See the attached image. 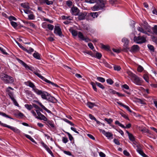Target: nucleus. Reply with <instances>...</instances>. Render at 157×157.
Here are the masks:
<instances>
[{"label": "nucleus", "instance_id": "obj_1", "mask_svg": "<svg viewBox=\"0 0 157 157\" xmlns=\"http://www.w3.org/2000/svg\"><path fill=\"white\" fill-rule=\"evenodd\" d=\"M39 95H40L42 99H45L53 103H56L57 101L54 97L51 96L50 94L48 92L45 91L38 92Z\"/></svg>", "mask_w": 157, "mask_h": 157}, {"label": "nucleus", "instance_id": "obj_2", "mask_svg": "<svg viewBox=\"0 0 157 157\" xmlns=\"http://www.w3.org/2000/svg\"><path fill=\"white\" fill-rule=\"evenodd\" d=\"M96 4L92 7L93 11H97L99 9H102L105 7L106 0H95Z\"/></svg>", "mask_w": 157, "mask_h": 157}, {"label": "nucleus", "instance_id": "obj_3", "mask_svg": "<svg viewBox=\"0 0 157 157\" xmlns=\"http://www.w3.org/2000/svg\"><path fill=\"white\" fill-rule=\"evenodd\" d=\"M1 78L6 84H11L14 82L13 78L6 74L2 75L1 76Z\"/></svg>", "mask_w": 157, "mask_h": 157}, {"label": "nucleus", "instance_id": "obj_4", "mask_svg": "<svg viewBox=\"0 0 157 157\" xmlns=\"http://www.w3.org/2000/svg\"><path fill=\"white\" fill-rule=\"evenodd\" d=\"M146 37L144 36H135L133 40L134 41L136 42V43L141 44L145 43L146 41Z\"/></svg>", "mask_w": 157, "mask_h": 157}, {"label": "nucleus", "instance_id": "obj_5", "mask_svg": "<svg viewBox=\"0 0 157 157\" xmlns=\"http://www.w3.org/2000/svg\"><path fill=\"white\" fill-rule=\"evenodd\" d=\"M132 82L137 85L141 86L143 81L141 78H140L137 76L136 75L131 80Z\"/></svg>", "mask_w": 157, "mask_h": 157}, {"label": "nucleus", "instance_id": "obj_6", "mask_svg": "<svg viewBox=\"0 0 157 157\" xmlns=\"http://www.w3.org/2000/svg\"><path fill=\"white\" fill-rule=\"evenodd\" d=\"M0 125H1L6 127L8 128H10V129L14 131V132L19 133L20 132V131L18 129L14 127L6 125V124L2 123L1 121H0Z\"/></svg>", "mask_w": 157, "mask_h": 157}, {"label": "nucleus", "instance_id": "obj_7", "mask_svg": "<svg viewBox=\"0 0 157 157\" xmlns=\"http://www.w3.org/2000/svg\"><path fill=\"white\" fill-rule=\"evenodd\" d=\"M27 83H28V85L27 84V85H28V86H29L30 87L32 88L34 91L37 95H39V94L38 93V92L41 91L42 90H39L37 89L36 88L34 84L30 81H28Z\"/></svg>", "mask_w": 157, "mask_h": 157}, {"label": "nucleus", "instance_id": "obj_8", "mask_svg": "<svg viewBox=\"0 0 157 157\" xmlns=\"http://www.w3.org/2000/svg\"><path fill=\"white\" fill-rule=\"evenodd\" d=\"M122 42L124 43V46L126 48L124 49L123 51L125 52H128V49L129 50V48H128V45L129 43V41L128 39L126 38H124L122 39Z\"/></svg>", "mask_w": 157, "mask_h": 157}, {"label": "nucleus", "instance_id": "obj_9", "mask_svg": "<svg viewBox=\"0 0 157 157\" xmlns=\"http://www.w3.org/2000/svg\"><path fill=\"white\" fill-rule=\"evenodd\" d=\"M140 50V47L137 45H133L129 50L128 49V51L129 50L132 53H136L138 52Z\"/></svg>", "mask_w": 157, "mask_h": 157}, {"label": "nucleus", "instance_id": "obj_10", "mask_svg": "<svg viewBox=\"0 0 157 157\" xmlns=\"http://www.w3.org/2000/svg\"><path fill=\"white\" fill-rule=\"evenodd\" d=\"M54 33L55 34L59 35V36L61 37L62 33L61 29L59 26H55L54 28Z\"/></svg>", "mask_w": 157, "mask_h": 157}, {"label": "nucleus", "instance_id": "obj_11", "mask_svg": "<svg viewBox=\"0 0 157 157\" xmlns=\"http://www.w3.org/2000/svg\"><path fill=\"white\" fill-rule=\"evenodd\" d=\"M100 132H102L103 134L105 135L107 137L109 138L113 137V134L109 132H106L104 130L99 129Z\"/></svg>", "mask_w": 157, "mask_h": 157}, {"label": "nucleus", "instance_id": "obj_12", "mask_svg": "<svg viewBox=\"0 0 157 157\" xmlns=\"http://www.w3.org/2000/svg\"><path fill=\"white\" fill-rule=\"evenodd\" d=\"M72 14L74 15H77L79 13V10L78 8L76 7H73L71 10Z\"/></svg>", "mask_w": 157, "mask_h": 157}, {"label": "nucleus", "instance_id": "obj_13", "mask_svg": "<svg viewBox=\"0 0 157 157\" xmlns=\"http://www.w3.org/2000/svg\"><path fill=\"white\" fill-rule=\"evenodd\" d=\"M87 13L86 12L79 13L77 15H78V19L80 20H83L85 18V16Z\"/></svg>", "mask_w": 157, "mask_h": 157}, {"label": "nucleus", "instance_id": "obj_14", "mask_svg": "<svg viewBox=\"0 0 157 157\" xmlns=\"http://www.w3.org/2000/svg\"><path fill=\"white\" fill-rule=\"evenodd\" d=\"M35 101L41 107V108H43L46 112L50 114L52 113V112L50 110H48L47 109L44 105H43L41 103L37 101Z\"/></svg>", "mask_w": 157, "mask_h": 157}, {"label": "nucleus", "instance_id": "obj_15", "mask_svg": "<svg viewBox=\"0 0 157 157\" xmlns=\"http://www.w3.org/2000/svg\"><path fill=\"white\" fill-rule=\"evenodd\" d=\"M17 60L20 63H21L26 69L31 70V68L29 67L26 63H24L23 61L19 59H17Z\"/></svg>", "mask_w": 157, "mask_h": 157}, {"label": "nucleus", "instance_id": "obj_16", "mask_svg": "<svg viewBox=\"0 0 157 157\" xmlns=\"http://www.w3.org/2000/svg\"><path fill=\"white\" fill-rule=\"evenodd\" d=\"M117 103L119 105L123 106V107L126 109L130 112H132V111L129 108V107L128 106L124 105L122 103H121L119 102H117Z\"/></svg>", "mask_w": 157, "mask_h": 157}, {"label": "nucleus", "instance_id": "obj_17", "mask_svg": "<svg viewBox=\"0 0 157 157\" xmlns=\"http://www.w3.org/2000/svg\"><path fill=\"white\" fill-rule=\"evenodd\" d=\"M44 81H45L46 82L49 83V84H51L52 86H55L56 87H60L57 85L56 84L54 83V82H52L50 81L49 80H48L46 79L45 78V79L44 80Z\"/></svg>", "mask_w": 157, "mask_h": 157}, {"label": "nucleus", "instance_id": "obj_18", "mask_svg": "<svg viewBox=\"0 0 157 157\" xmlns=\"http://www.w3.org/2000/svg\"><path fill=\"white\" fill-rule=\"evenodd\" d=\"M46 121L45 123L48 126L50 125L52 128L54 127V124L52 121L48 120L47 119V121Z\"/></svg>", "mask_w": 157, "mask_h": 157}, {"label": "nucleus", "instance_id": "obj_19", "mask_svg": "<svg viewBox=\"0 0 157 157\" xmlns=\"http://www.w3.org/2000/svg\"><path fill=\"white\" fill-rule=\"evenodd\" d=\"M36 118L40 120H43L44 121H47V118L43 114H42L40 117H36Z\"/></svg>", "mask_w": 157, "mask_h": 157}, {"label": "nucleus", "instance_id": "obj_20", "mask_svg": "<svg viewBox=\"0 0 157 157\" xmlns=\"http://www.w3.org/2000/svg\"><path fill=\"white\" fill-rule=\"evenodd\" d=\"M72 35L75 36H77L78 34L77 31L74 30V29H69Z\"/></svg>", "mask_w": 157, "mask_h": 157}, {"label": "nucleus", "instance_id": "obj_21", "mask_svg": "<svg viewBox=\"0 0 157 157\" xmlns=\"http://www.w3.org/2000/svg\"><path fill=\"white\" fill-rule=\"evenodd\" d=\"M25 136L27 138L36 144V142L30 136L28 135L25 134Z\"/></svg>", "mask_w": 157, "mask_h": 157}, {"label": "nucleus", "instance_id": "obj_22", "mask_svg": "<svg viewBox=\"0 0 157 157\" xmlns=\"http://www.w3.org/2000/svg\"><path fill=\"white\" fill-rule=\"evenodd\" d=\"M33 55L35 58L38 59H40V55L38 52L34 53Z\"/></svg>", "mask_w": 157, "mask_h": 157}, {"label": "nucleus", "instance_id": "obj_23", "mask_svg": "<svg viewBox=\"0 0 157 157\" xmlns=\"http://www.w3.org/2000/svg\"><path fill=\"white\" fill-rule=\"evenodd\" d=\"M101 48H102L104 49L107 50H109L110 47L108 45H105L101 43Z\"/></svg>", "mask_w": 157, "mask_h": 157}, {"label": "nucleus", "instance_id": "obj_24", "mask_svg": "<svg viewBox=\"0 0 157 157\" xmlns=\"http://www.w3.org/2000/svg\"><path fill=\"white\" fill-rule=\"evenodd\" d=\"M90 84L92 85V87L93 89L94 90L96 91L97 92V89L96 87V84L95 83V82H90Z\"/></svg>", "mask_w": 157, "mask_h": 157}, {"label": "nucleus", "instance_id": "obj_25", "mask_svg": "<svg viewBox=\"0 0 157 157\" xmlns=\"http://www.w3.org/2000/svg\"><path fill=\"white\" fill-rule=\"evenodd\" d=\"M102 55L101 53H99L98 52H96V54L95 55H94V56H93V57H94L97 58L98 59H101V57Z\"/></svg>", "mask_w": 157, "mask_h": 157}, {"label": "nucleus", "instance_id": "obj_26", "mask_svg": "<svg viewBox=\"0 0 157 157\" xmlns=\"http://www.w3.org/2000/svg\"><path fill=\"white\" fill-rule=\"evenodd\" d=\"M90 16L93 18H94L95 17H97L98 15V12H92L90 13Z\"/></svg>", "mask_w": 157, "mask_h": 157}, {"label": "nucleus", "instance_id": "obj_27", "mask_svg": "<svg viewBox=\"0 0 157 157\" xmlns=\"http://www.w3.org/2000/svg\"><path fill=\"white\" fill-rule=\"evenodd\" d=\"M87 105L90 108H92L95 105L94 103H92L90 102H88L87 103Z\"/></svg>", "mask_w": 157, "mask_h": 157}, {"label": "nucleus", "instance_id": "obj_28", "mask_svg": "<svg viewBox=\"0 0 157 157\" xmlns=\"http://www.w3.org/2000/svg\"><path fill=\"white\" fill-rule=\"evenodd\" d=\"M33 72L38 77L40 78L42 80H44L45 79V78L41 75L40 74L38 73L37 72L35 71Z\"/></svg>", "mask_w": 157, "mask_h": 157}, {"label": "nucleus", "instance_id": "obj_29", "mask_svg": "<svg viewBox=\"0 0 157 157\" xmlns=\"http://www.w3.org/2000/svg\"><path fill=\"white\" fill-rule=\"evenodd\" d=\"M128 75L130 76L132 80L136 75L133 74L131 72L129 71L127 72Z\"/></svg>", "mask_w": 157, "mask_h": 157}, {"label": "nucleus", "instance_id": "obj_30", "mask_svg": "<svg viewBox=\"0 0 157 157\" xmlns=\"http://www.w3.org/2000/svg\"><path fill=\"white\" fill-rule=\"evenodd\" d=\"M152 29L154 33L157 35V25H155L154 27L152 28Z\"/></svg>", "mask_w": 157, "mask_h": 157}, {"label": "nucleus", "instance_id": "obj_31", "mask_svg": "<svg viewBox=\"0 0 157 157\" xmlns=\"http://www.w3.org/2000/svg\"><path fill=\"white\" fill-rule=\"evenodd\" d=\"M95 83L96 85L101 89H104L105 88V87L101 83L96 81L95 82Z\"/></svg>", "mask_w": 157, "mask_h": 157}, {"label": "nucleus", "instance_id": "obj_32", "mask_svg": "<svg viewBox=\"0 0 157 157\" xmlns=\"http://www.w3.org/2000/svg\"><path fill=\"white\" fill-rule=\"evenodd\" d=\"M103 64L105 65V66L108 67L109 68H112V67L111 66V65L109 64V63H108L107 62L105 61H104L103 62Z\"/></svg>", "mask_w": 157, "mask_h": 157}, {"label": "nucleus", "instance_id": "obj_33", "mask_svg": "<svg viewBox=\"0 0 157 157\" xmlns=\"http://www.w3.org/2000/svg\"><path fill=\"white\" fill-rule=\"evenodd\" d=\"M78 36L81 40H83L84 37L83 34L81 32H79L78 33Z\"/></svg>", "mask_w": 157, "mask_h": 157}, {"label": "nucleus", "instance_id": "obj_34", "mask_svg": "<svg viewBox=\"0 0 157 157\" xmlns=\"http://www.w3.org/2000/svg\"><path fill=\"white\" fill-rule=\"evenodd\" d=\"M97 79L101 82H104L105 81L104 78L100 77H98L97 78Z\"/></svg>", "mask_w": 157, "mask_h": 157}, {"label": "nucleus", "instance_id": "obj_35", "mask_svg": "<svg viewBox=\"0 0 157 157\" xmlns=\"http://www.w3.org/2000/svg\"><path fill=\"white\" fill-rule=\"evenodd\" d=\"M25 107L29 110H30L33 108V106L31 105L25 104Z\"/></svg>", "mask_w": 157, "mask_h": 157}, {"label": "nucleus", "instance_id": "obj_36", "mask_svg": "<svg viewBox=\"0 0 157 157\" xmlns=\"http://www.w3.org/2000/svg\"><path fill=\"white\" fill-rule=\"evenodd\" d=\"M21 5L24 8L29 9L30 8L29 5H26L25 3H21Z\"/></svg>", "mask_w": 157, "mask_h": 157}, {"label": "nucleus", "instance_id": "obj_37", "mask_svg": "<svg viewBox=\"0 0 157 157\" xmlns=\"http://www.w3.org/2000/svg\"><path fill=\"white\" fill-rule=\"evenodd\" d=\"M147 46L148 48L150 51H152V52H154V48L153 46L150 44H148L147 45Z\"/></svg>", "mask_w": 157, "mask_h": 157}, {"label": "nucleus", "instance_id": "obj_38", "mask_svg": "<svg viewBox=\"0 0 157 157\" xmlns=\"http://www.w3.org/2000/svg\"><path fill=\"white\" fill-rule=\"evenodd\" d=\"M104 120L109 124H111L113 121V120L111 118L108 119L107 118H105Z\"/></svg>", "mask_w": 157, "mask_h": 157}, {"label": "nucleus", "instance_id": "obj_39", "mask_svg": "<svg viewBox=\"0 0 157 157\" xmlns=\"http://www.w3.org/2000/svg\"><path fill=\"white\" fill-rule=\"evenodd\" d=\"M128 137L130 140L131 141H135V138L132 134H131L129 136H128Z\"/></svg>", "mask_w": 157, "mask_h": 157}, {"label": "nucleus", "instance_id": "obj_40", "mask_svg": "<svg viewBox=\"0 0 157 157\" xmlns=\"http://www.w3.org/2000/svg\"><path fill=\"white\" fill-rule=\"evenodd\" d=\"M0 115H2L3 116L5 117H6L9 118H10V119H13V118H11L10 116L6 114V113H4L0 112Z\"/></svg>", "mask_w": 157, "mask_h": 157}, {"label": "nucleus", "instance_id": "obj_41", "mask_svg": "<svg viewBox=\"0 0 157 157\" xmlns=\"http://www.w3.org/2000/svg\"><path fill=\"white\" fill-rule=\"evenodd\" d=\"M16 43L18 44V46L21 48L24 51H26V49L23 46H22L18 42L16 41Z\"/></svg>", "mask_w": 157, "mask_h": 157}, {"label": "nucleus", "instance_id": "obj_42", "mask_svg": "<svg viewBox=\"0 0 157 157\" xmlns=\"http://www.w3.org/2000/svg\"><path fill=\"white\" fill-rule=\"evenodd\" d=\"M63 121H65L67 123H68L70 124L72 126H74V124L72 123V122H71L70 121L68 120L66 118H64L63 119Z\"/></svg>", "mask_w": 157, "mask_h": 157}, {"label": "nucleus", "instance_id": "obj_43", "mask_svg": "<svg viewBox=\"0 0 157 157\" xmlns=\"http://www.w3.org/2000/svg\"><path fill=\"white\" fill-rule=\"evenodd\" d=\"M115 124L118 125L119 126L121 127L122 128H124V126L120 123L118 121H115Z\"/></svg>", "mask_w": 157, "mask_h": 157}, {"label": "nucleus", "instance_id": "obj_44", "mask_svg": "<svg viewBox=\"0 0 157 157\" xmlns=\"http://www.w3.org/2000/svg\"><path fill=\"white\" fill-rule=\"evenodd\" d=\"M85 52L90 55L92 57L94 56V54L93 53V52L90 51H86V52Z\"/></svg>", "mask_w": 157, "mask_h": 157}, {"label": "nucleus", "instance_id": "obj_45", "mask_svg": "<svg viewBox=\"0 0 157 157\" xmlns=\"http://www.w3.org/2000/svg\"><path fill=\"white\" fill-rule=\"evenodd\" d=\"M106 82L112 85L113 83V81L111 78H109L106 80Z\"/></svg>", "mask_w": 157, "mask_h": 157}, {"label": "nucleus", "instance_id": "obj_46", "mask_svg": "<svg viewBox=\"0 0 157 157\" xmlns=\"http://www.w3.org/2000/svg\"><path fill=\"white\" fill-rule=\"evenodd\" d=\"M114 68L115 70L119 71L121 68L119 66L115 65L114 66Z\"/></svg>", "mask_w": 157, "mask_h": 157}, {"label": "nucleus", "instance_id": "obj_47", "mask_svg": "<svg viewBox=\"0 0 157 157\" xmlns=\"http://www.w3.org/2000/svg\"><path fill=\"white\" fill-rule=\"evenodd\" d=\"M11 24L12 26H13L14 28H15L17 26V23L13 21H11Z\"/></svg>", "mask_w": 157, "mask_h": 157}, {"label": "nucleus", "instance_id": "obj_48", "mask_svg": "<svg viewBox=\"0 0 157 157\" xmlns=\"http://www.w3.org/2000/svg\"><path fill=\"white\" fill-rule=\"evenodd\" d=\"M143 78L147 82H148L149 80H148V76L145 74H144L143 75Z\"/></svg>", "mask_w": 157, "mask_h": 157}, {"label": "nucleus", "instance_id": "obj_49", "mask_svg": "<svg viewBox=\"0 0 157 157\" xmlns=\"http://www.w3.org/2000/svg\"><path fill=\"white\" fill-rule=\"evenodd\" d=\"M144 70L143 68L141 66L139 65L137 68V71L138 72H142Z\"/></svg>", "mask_w": 157, "mask_h": 157}, {"label": "nucleus", "instance_id": "obj_50", "mask_svg": "<svg viewBox=\"0 0 157 157\" xmlns=\"http://www.w3.org/2000/svg\"><path fill=\"white\" fill-rule=\"evenodd\" d=\"M67 5L69 7H70L72 5V2L70 1H67L66 2Z\"/></svg>", "mask_w": 157, "mask_h": 157}, {"label": "nucleus", "instance_id": "obj_51", "mask_svg": "<svg viewBox=\"0 0 157 157\" xmlns=\"http://www.w3.org/2000/svg\"><path fill=\"white\" fill-rule=\"evenodd\" d=\"M41 144L42 146L46 149V150L49 148V147L47 146V145L45 144L44 142H41Z\"/></svg>", "mask_w": 157, "mask_h": 157}, {"label": "nucleus", "instance_id": "obj_52", "mask_svg": "<svg viewBox=\"0 0 157 157\" xmlns=\"http://www.w3.org/2000/svg\"><path fill=\"white\" fill-rule=\"evenodd\" d=\"M48 27L49 30H52L54 28V26L52 25L49 24L48 25Z\"/></svg>", "mask_w": 157, "mask_h": 157}, {"label": "nucleus", "instance_id": "obj_53", "mask_svg": "<svg viewBox=\"0 0 157 157\" xmlns=\"http://www.w3.org/2000/svg\"><path fill=\"white\" fill-rule=\"evenodd\" d=\"M26 51H25L30 54L32 52H33L34 51V49L31 48H30L29 50H27V49H26Z\"/></svg>", "mask_w": 157, "mask_h": 157}, {"label": "nucleus", "instance_id": "obj_54", "mask_svg": "<svg viewBox=\"0 0 157 157\" xmlns=\"http://www.w3.org/2000/svg\"><path fill=\"white\" fill-rule=\"evenodd\" d=\"M109 91L110 93L114 94H116L117 92L116 91L111 89H109Z\"/></svg>", "mask_w": 157, "mask_h": 157}, {"label": "nucleus", "instance_id": "obj_55", "mask_svg": "<svg viewBox=\"0 0 157 157\" xmlns=\"http://www.w3.org/2000/svg\"><path fill=\"white\" fill-rule=\"evenodd\" d=\"M28 17L29 19L33 20L35 18V16L33 14H31L28 15Z\"/></svg>", "mask_w": 157, "mask_h": 157}, {"label": "nucleus", "instance_id": "obj_56", "mask_svg": "<svg viewBox=\"0 0 157 157\" xmlns=\"http://www.w3.org/2000/svg\"><path fill=\"white\" fill-rule=\"evenodd\" d=\"M46 150L48 152V153L51 155L52 157H54V155L52 151L49 148Z\"/></svg>", "mask_w": 157, "mask_h": 157}, {"label": "nucleus", "instance_id": "obj_57", "mask_svg": "<svg viewBox=\"0 0 157 157\" xmlns=\"http://www.w3.org/2000/svg\"><path fill=\"white\" fill-rule=\"evenodd\" d=\"M85 2L90 4L94 3L95 2L96 3L95 0H86Z\"/></svg>", "mask_w": 157, "mask_h": 157}, {"label": "nucleus", "instance_id": "obj_58", "mask_svg": "<svg viewBox=\"0 0 157 157\" xmlns=\"http://www.w3.org/2000/svg\"><path fill=\"white\" fill-rule=\"evenodd\" d=\"M0 50L2 52V53L5 55H7L8 53L5 51V50H4L2 48L0 47Z\"/></svg>", "mask_w": 157, "mask_h": 157}, {"label": "nucleus", "instance_id": "obj_59", "mask_svg": "<svg viewBox=\"0 0 157 157\" xmlns=\"http://www.w3.org/2000/svg\"><path fill=\"white\" fill-rule=\"evenodd\" d=\"M114 142L115 143V144L117 145H119L120 144V143L119 141L117 139H114L113 140Z\"/></svg>", "mask_w": 157, "mask_h": 157}, {"label": "nucleus", "instance_id": "obj_60", "mask_svg": "<svg viewBox=\"0 0 157 157\" xmlns=\"http://www.w3.org/2000/svg\"><path fill=\"white\" fill-rule=\"evenodd\" d=\"M9 19L10 21H12V20L16 21L17 20V19L15 17L12 16H10L9 17Z\"/></svg>", "mask_w": 157, "mask_h": 157}, {"label": "nucleus", "instance_id": "obj_61", "mask_svg": "<svg viewBox=\"0 0 157 157\" xmlns=\"http://www.w3.org/2000/svg\"><path fill=\"white\" fill-rule=\"evenodd\" d=\"M88 46L91 49L93 50V49L94 48V47L92 43H89L88 44Z\"/></svg>", "mask_w": 157, "mask_h": 157}, {"label": "nucleus", "instance_id": "obj_62", "mask_svg": "<svg viewBox=\"0 0 157 157\" xmlns=\"http://www.w3.org/2000/svg\"><path fill=\"white\" fill-rule=\"evenodd\" d=\"M62 141L64 143H66L68 142V140L67 138L66 137H63Z\"/></svg>", "mask_w": 157, "mask_h": 157}, {"label": "nucleus", "instance_id": "obj_63", "mask_svg": "<svg viewBox=\"0 0 157 157\" xmlns=\"http://www.w3.org/2000/svg\"><path fill=\"white\" fill-rule=\"evenodd\" d=\"M152 39L153 42H155L156 44H157V38L156 37L154 36H152Z\"/></svg>", "mask_w": 157, "mask_h": 157}, {"label": "nucleus", "instance_id": "obj_64", "mask_svg": "<svg viewBox=\"0 0 157 157\" xmlns=\"http://www.w3.org/2000/svg\"><path fill=\"white\" fill-rule=\"evenodd\" d=\"M123 153L126 156H128L130 155L129 153L126 150H124L123 151Z\"/></svg>", "mask_w": 157, "mask_h": 157}]
</instances>
